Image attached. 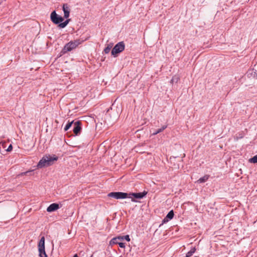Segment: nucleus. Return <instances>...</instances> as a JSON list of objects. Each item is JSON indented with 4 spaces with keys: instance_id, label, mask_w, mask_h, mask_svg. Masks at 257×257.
<instances>
[{
    "instance_id": "10",
    "label": "nucleus",
    "mask_w": 257,
    "mask_h": 257,
    "mask_svg": "<svg viewBox=\"0 0 257 257\" xmlns=\"http://www.w3.org/2000/svg\"><path fill=\"white\" fill-rule=\"evenodd\" d=\"M174 216V213L173 210H170L166 217L162 220V224L168 222L169 220L172 219Z\"/></svg>"
},
{
    "instance_id": "6",
    "label": "nucleus",
    "mask_w": 257,
    "mask_h": 257,
    "mask_svg": "<svg viewBox=\"0 0 257 257\" xmlns=\"http://www.w3.org/2000/svg\"><path fill=\"white\" fill-rule=\"evenodd\" d=\"M73 132L74 136H79L82 130V124L81 120H74Z\"/></svg>"
},
{
    "instance_id": "8",
    "label": "nucleus",
    "mask_w": 257,
    "mask_h": 257,
    "mask_svg": "<svg viewBox=\"0 0 257 257\" xmlns=\"http://www.w3.org/2000/svg\"><path fill=\"white\" fill-rule=\"evenodd\" d=\"M62 10L64 12V18L66 19H68L70 16V9L69 5L65 3L63 4L62 6Z\"/></svg>"
},
{
    "instance_id": "21",
    "label": "nucleus",
    "mask_w": 257,
    "mask_h": 257,
    "mask_svg": "<svg viewBox=\"0 0 257 257\" xmlns=\"http://www.w3.org/2000/svg\"><path fill=\"white\" fill-rule=\"evenodd\" d=\"M179 78L178 76H174L172 77V79L171 80V83H173L174 82L175 83H177L178 81H179Z\"/></svg>"
},
{
    "instance_id": "16",
    "label": "nucleus",
    "mask_w": 257,
    "mask_h": 257,
    "mask_svg": "<svg viewBox=\"0 0 257 257\" xmlns=\"http://www.w3.org/2000/svg\"><path fill=\"white\" fill-rule=\"evenodd\" d=\"M113 46V43H110L109 44H108L106 46V47L104 48L103 52L105 54H108L110 52L111 49L112 48Z\"/></svg>"
},
{
    "instance_id": "5",
    "label": "nucleus",
    "mask_w": 257,
    "mask_h": 257,
    "mask_svg": "<svg viewBox=\"0 0 257 257\" xmlns=\"http://www.w3.org/2000/svg\"><path fill=\"white\" fill-rule=\"evenodd\" d=\"M148 192L144 190L142 192H130L128 193V198H131V201L134 202H137V199H141L145 197Z\"/></svg>"
},
{
    "instance_id": "26",
    "label": "nucleus",
    "mask_w": 257,
    "mask_h": 257,
    "mask_svg": "<svg viewBox=\"0 0 257 257\" xmlns=\"http://www.w3.org/2000/svg\"><path fill=\"white\" fill-rule=\"evenodd\" d=\"M1 143L2 144V146L4 148L6 147V142L5 141H2Z\"/></svg>"
},
{
    "instance_id": "25",
    "label": "nucleus",
    "mask_w": 257,
    "mask_h": 257,
    "mask_svg": "<svg viewBox=\"0 0 257 257\" xmlns=\"http://www.w3.org/2000/svg\"><path fill=\"white\" fill-rule=\"evenodd\" d=\"M243 137V136L242 135V134H238L236 136V139L238 140V139H242Z\"/></svg>"
},
{
    "instance_id": "2",
    "label": "nucleus",
    "mask_w": 257,
    "mask_h": 257,
    "mask_svg": "<svg viewBox=\"0 0 257 257\" xmlns=\"http://www.w3.org/2000/svg\"><path fill=\"white\" fill-rule=\"evenodd\" d=\"M64 17L58 15L55 11H53L50 14V20L55 25H58L60 28H64L70 21V19H66L64 22Z\"/></svg>"
},
{
    "instance_id": "3",
    "label": "nucleus",
    "mask_w": 257,
    "mask_h": 257,
    "mask_svg": "<svg viewBox=\"0 0 257 257\" xmlns=\"http://www.w3.org/2000/svg\"><path fill=\"white\" fill-rule=\"evenodd\" d=\"M84 40H80V39H77L74 41H71L69 43L66 44L64 46L63 48L60 52V56H62L68 52H70L76 48L78 45L82 44Z\"/></svg>"
},
{
    "instance_id": "15",
    "label": "nucleus",
    "mask_w": 257,
    "mask_h": 257,
    "mask_svg": "<svg viewBox=\"0 0 257 257\" xmlns=\"http://www.w3.org/2000/svg\"><path fill=\"white\" fill-rule=\"evenodd\" d=\"M39 255L40 257H48L45 251V248L38 249Z\"/></svg>"
},
{
    "instance_id": "4",
    "label": "nucleus",
    "mask_w": 257,
    "mask_h": 257,
    "mask_svg": "<svg viewBox=\"0 0 257 257\" xmlns=\"http://www.w3.org/2000/svg\"><path fill=\"white\" fill-rule=\"evenodd\" d=\"M125 49V44L123 41L117 43L111 51V55L113 57H117Z\"/></svg>"
},
{
    "instance_id": "13",
    "label": "nucleus",
    "mask_w": 257,
    "mask_h": 257,
    "mask_svg": "<svg viewBox=\"0 0 257 257\" xmlns=\"http://www.w3.org/2000/svg\"><path fill=\"white\" fill-rule=\"evenodd\" d=\"M73 123H74V120L72 121L68 120L64 128V131L67 132L72 126V125L73 124Z\"/></svg>"
},
{
    "instance_id": "9",
    "label": "nucleus",
    "mask_w": 257,
    "mask_h": 257,
    "mask_svg": "<svg viewBox=\"0 0 257 257\" xmlns=\"http://www.w3.org/2000/svg\"><path fill=\"white\" fill-rule=\"evenodd\" d=\"M61 207L59 204L53 203L51 204L47 208V211L48 212H52L56 211Z\"/></svg>"
},
{
    "instance_id": "22",
    "label": "nucleus",
    "mask_w": 257,
    "mask_h": 257,
    "mask_svg": "<svg viewBox=\"0 0 257 257\" xmlns=\"http://www.w3.org/2000/svg\"><path fill=\"white\" fill-rule=\"evenodd\" d=\"M121 237L123 238V240L125 239L127 241H130L131 239L130 238V236L128 235H126L124 236H121Z\"/></svg>"
},
{
    "instance_id": "24",
    "label": "nucleus",
    "mask_w": 257,
    "mask_h": 257,
    "mask_svg": "<svg viewBox=\"0 0 257 257\" xmlns=\"http://www.w3.org/2000/svg\"><path fill=\"white\" fill-rule=\"evenodd\" d=\"M13 150V146L12 144H10L9 146V147L8 148V149L6 150V151L8 152H10L12 151Z\"/></svg>"
},
{
    "instance_id": "18",
    "label": "nucleus",
    "mask_w": 257,
    "mask_h": 257,
    "mask_svg": "<svg viewBox=\"0 0 257 257\" xmlns=\"http://www.w3.org/2000/svg\"><path fill=\"white\" fill-rule=\"evenodd\" d=\"M196 251V248L193 247L191 249L190 251H189L186 254L185 257H190Z\"/></svg>"
},
{
    "instance_id": "7",
    "label": "nucleus",
    "mask_w": 257,
    "mask_h": 257,
    "mask_svg": "<svg viewBox=\"0 0 257 257\" xmlns=\"http://www.w3.org/2000/svg\"><path fill=\"white\" fill-rule=\"evenodd\" d=\"M109 197L114 198L116 199L128 198V193L122 192H111L107 194Z\"/></svg>"
},
{
    "instance_id": "19",
    "label": "nucleus",
    "mask_w": 257,
    "mask_h": 257,
    "mask_svg": "<svg viewBox=\"0 0 257 257\" xmlns=\"http://www.w3.org/2000/svg\"><path fill=\"white\" fill-rule=\"evenodd\" d=\"M33 170H29L27 171L24 172H22L18 175L19 177H22L25 175L30 176L31 175V173L32 172Z\"/></svg>"
},
{
    "instance_id": "11",
    "label": "nucleus",
    "mask_w": 257,
    "mask_h": 257,
    "mask_svg": "<svg viewBox=\"0 0 257 257\" xmlns=\"http://www.w3.org/2000/svg\"><path fill=\"white\" fill-rule=\"evenodd\" d=\"M123 241V238L121 237V236H117L116 237H113V238H112L110 242H109V244L110 245H114V244H117L118 242H120V241Z\"/></svg>"
},
{
    "instance_id": "14",
    "label": "nucleus",
    "mask_w": 257,
    "mask_h": 257,
    "mask_svg": "<svg viewBox=\"0 0 257 257\" xmlns=\"http://www.w3.org/2000/svg\"><path fill=\"white\" fill-rule=\"evenodd\" d=\"M167 125H164L162 126L161 128L155 130L154 132L153 133L152 135H156L162 132L164 130H165L167 128Z\"/></svg>"
},
{
    "instance_id": "27",
    "label": "nucleus",
    "mask_w": 257,
    "mask_h": 257,
    "mask_svg": "<svg viewBox=\"0 0 257 257\" xmlns=\"http://www.w3.org/2000/svg\"><path fill=\"white\" fill-rule=\"evenodd\" d=\"M254 78L257 79V72H254V75L253 76Z\"/></svg>"
},
{
    "instance_id": "1",
    "label": "nucleus",
    "mask_w": 257,
    "mask_h": 257,
    "mask_svg": "<svg viewBox=\"0 0 257 257\" xmlns=\"http://www.w3.org/2000/svg\"><path fill=\"white\" fill-rule=\"evenodd\" d=\"M58 157L55 155H46L39 161L37 164V168L41 169L45 167L50 166L57 161Z\"/></svg>"
},
{
    "instance_id": "12",
    "label": "nucleus",
    "mask_w": 257,
    "mask_h": 257,
    "mask_svg": "<svg viewBox=\"0 0 257 257\" xmlns=\"http://www.w3.org/2000/svg\"><path fill=\"white\" fill-rule=\"evenodd\" d=\"M45 238L44 236H42L38 242V249L45 248Z\"/></svg>"
},
{
    "instance_id": "17",
    "label": "nucleus",
    "mask_w": 257,
    "mask_h": 257,
    "mask_svg": "<svg viewBox=\"0 0 257 257\" xmlns=\"http://www.w3.org/2000/svg\"><path fill=\"white\" fill-rule=\"evenodd\" d=\"M209 175H206L204 176L203 177H201L197 181V182L199 183H204V182H205L206 181H207L208 180V179H209Z\"/></svg>"
},
{
    "instance_id": "23",
    "label": "nucleus",
    "mask_w": 257,
    "mask_h": 257,
    "mask_svg": "<svg viewBox=\"0 0 257 257\" xmlns=\"http://www.w3.org/2000/svg\"><path fill=\"white\" fill-rule=\"evenodd\" d=\"M117 244H118L119 246L121 248H124L125 246V243L122 241L118 242Z\"/></svg>"
},
{
    "instance_id": "20",
    "label": "nucleus",
    "mask_w": 257,
    "mask_h": 257,
    "mask_svg": "<svg viewBox=\"0 0 257 257\" xmlns=\"http://www.w3.org/2000/svg\"><path fill=\"white\" fill-rule=\"evenodd\" d=\"M249 162L250 163L256 164L257 163V154L253 157L249 159Z\"/></svg>"
}]
</instances>
